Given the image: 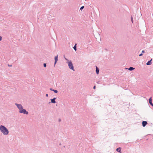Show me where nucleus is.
<instances>
[{"mask_svg":"<svg viewBox=\"0 0 153 153\" xmlns=\"http://www.w3.org/2000/svg\"><path fill=\"white\" fill-rule=\"evenodd\" d=\"M0 130L4 135H7L9 133L8 129L3 125L0 126Z\"/></svg>","mask_w":153,"mask_h":153,"instance_id":"1","label":"nucleus"},{"mask_svg":"<svg viewBox=\"0 0 153 153\" xmlns=\"http://www.w3.org/2000/svg\"><path fill=\"white\" fill-rule=\"evenodd\" d=\"M65 59L68 61V66L69 67V68L71 69L73 71H74V66L73 65L72 63V62L71 61H69L68 59H67L65 58Z\"/></svg>","mask_w":153,"mask_h":153,"instance_id":"2","label":"nucleus"},{"mask_svg":"<svg viewBox=\"0 0 153 153\" xmlns=\"http://www.w3.org/2000/svg\"><path fill=\"white\" fill-rule=\"evenodd\" d=\"M19 112L20 113H23L24 114H28V112L25 109H24L23 108Z\"/></svg>","mask_w":153,"mask_h":153,"instance_id":"3","label":"nucleus"},{"mask_svg":"<svg viewBox=\"0 0 153 153\" xmlns=\"http://www.w3.org/2000/svg\"><path fill=\"white\" fill-rule=\"evenodd\" d=\"M15 105L19 109V111L21 110L23 108L22 105L20 104L15 103Z\"/></svg>","mask_w":153,"mask_h":153,"instance_id":"4","label":"nucleus"},{"mask_svg":"<svg viewBox=\"0 0 153 153\" xmlns=\"http://www.w3.org/2000/svg\"><path fill=\"white\" fill-rule=\"evenodd\" d=\"M58 55H57L56 56L54 57V60H55V62L54 65V66L55 67V65L56 64L57 62L58 61Z\"/></svg>","mask_w":153,"mask_h":153,"instance_id":"5","label":"nucleus"},{"mask_svg":"<svg viewBox=\"0 0 153 153\" xmlns=\"http://www.w3.org/2000/svg\"><path fill=\"white\" fill-rule=\"evenodd\" d=\"M56 99V98L54 97L53 99H51V102L53 103H56V102L55 101V100Z\"/></svg>","mask_w":153,"mask_h":153,"instance_id":"6","label":"nucleus"},{"mask_svg":"<svg viewBox=\"0 0 153 153\" xmlns=\"http://www.w3.org/2000/svg\"><path fill=\"white\" fill-rule=\"evenodd\" d=\"M149 101L150 104L153 107V104L152 103V99L151 97L149 98Z\"/></svg>","mask_w":153,"mask_h":153,"instance_id":"7","label":"nucleus"},{"mask_svg":"<svg viewBox=\"0 0 153 153\" xmlns=\"http://www.w3.org/2000/svg\"><path fill=\"white\" fill-rule=\"evenodd\" d=\"M147 122L146 121H143L142 123V126L143 127H145L146 125L147 124Z\"/></svg>","mask_w":153,"mask_h":153,"instance_id":"8","label":"nucleus"},{"mask_svg":"<svg viewBox=\"0 0 153 153\" xmlns=\"http://www.w3.org/2000/svg\"><path fill=\"white\" fill-rule=\"evenodd\" d=\"M99 68L97 66H96V71L97 74H99Z\"/></svg>","mask_w":153,"mask_h":153,"instance_id":"9","label":"nucleus"},{"mask_svg":"<svg viewBox=\"0 0 153 153\" xmlns=\"http://www.w3.org/2000/svg\"><path fill=\"white\" fill-rule=\"evenodd\" d=\"M152 59L151 60L149 61L146 63V65H151L152 64Z\"/></svg>","mask_w":153,"mask_h":153,"instance_id":"10","label":"nucleus"},{"mask_svg":"<svg viewBox=\"0 0 153 153\" xmlns=\"http://www.w3.org/2000/svg\"><path fill=\"white\" fill-rule=\"evenodd\" d=\"M121 147H118L116 149V150L118 152L121 153Z\"/></svg>","mask_w":153,"mask_h":153,"instance_id":"11","label":"nucleus"},{"mask_svg":"<svg viewBox=\"0 0 153 153\" xmlns=\"http://www.w3.org/2000/svg\"><path fill=\"white\" fill-rule=\"evenodd\" d=\"M135 69L133 67H130L129 68H128V70L130 71H132L133 70Z\"/></svg>","mask_w":153,"mask_h":153,"instance_id":"12","label":"nucleus"},{"mask_svg":"<svg viewBox=\"0 0 153 153\" xmlns=\"http://www.w3.org/2000/svg\"><path fill=\"white\" fill-rule=\"evenodd\" d=\"M76 45L77 44H76L75 45H74V46L73 47L74 49V50L76 51L77 49H76Z\"/></svg>","mask_w":153,"mask_h":153,"instance_id":"13","label":"nucleus"},{"mask_svg":"<svg viewBox=\"0 0 153 153\" xmlns=\"http://www.w3.org/2000/svg\"><path fill=\"white\" fill-rule=\"evenodd\" d=\"M145 51L143 50L142 51L141 53L140 54H139V56H142L143 55V53L145 52Z\"/></svg>","mask_w":153,"mask_h":153,"instance_id":"14","label":"nucleus"},{"mask_svg":"<svg viewBox=\"0 0 153 153\" xmlns=\"http://www.w3.org/2000/svg\"><path fill=\"white\" fill-rule=\"evenodd\" d=\"M131 21L132 22V23H133V18L132 16H131Z\"/></svg>","mask_w":153,"mask_h":153,"instance_id":"15","label":"nucleus"},{"mask_svg":"<svg viewBox=\"0 0 153 153\" xmlns=\"http://www.w3.org/2000/svg\"><path fill=\"white\" fill-rule=\"evenodd\" d=\"M84 6H82V7H81L80 8V10H82L83 9V8H84Z\"/></svg>","mask_w":153,"mask_h":153,"instance_id":"16","label":"nucleus"},{"mask_svg":"<svg viewBox=\"0 0 153 153\" xmlns=\"http://www.w3.org/2000/svg\"><path fill=\"white\" fill-rule=\"evenodd\" d=\"M53 91H54L55 93H57L58 92V91L57 90L54 89Z\"/></svg>","mask_w":153,"mask_h":153,"instance_id":"17","label":"nucleus"},{"mask_svg":"<svg viewBox=\"0 0 153 153\" xmlns=\"http://www.w3.org/2000/svg\"><path fill=\"white\" fill-rule=\"evenodd\" d=\"M47 66V65H46V63H44L43 64V66L44 67H46Z\"/></svg>","mask_w":153,"mask_h":153,"instance_id":"18","label":"nucleus"},{"mask_svg":"<svg viewBox=\"0 0 153 153\" xmlns=\"http://www.w3.org/2000/svg\"><path fill=\"white\" fill-rule=\"evenodd\" d=\"M50 90L51 91H53L54 89H53L52 88H50Z\"/></svg>","mask_w":153,"mask_h":153,"instance_id":"19","label":"nucleus"},{"mask_svg":"<svg viewBox=\"0 0 153 153\" xmlns=\"http://www.w3.org/2000/svg\"><path fill=\"white\" fill-rule=\"evenodd\" d=\"M2 39V37L1 36H0V41Z\"/></svg>","mask_w":153,"mask_h":153,"instance_id":"20","label":"nucleus"},{"mask_svg":"<svg viewBox=\"0 0 153 153\" xmlns=\"http://www.w3.org/2000/svg\"><path fill=\"white\" fill-rule=\"evenodd\" d=\"M96 88V85H94V87H93V89H95V88Z\"/></svg>","mask_w":153,"mask_h":153,"instance_id":"21","label":"nucleus"},{"mask_svg":"<svg viewBox=\"0 0 153 153\" xmlns=\"http://www.w3.org/2000/svg\"><path fill=\"white\" fill-rule=\"evenodd\" d=\"M61 119H59L58 121L59 122H60L61 121Z\"/></svg>","mask_w":153,"mask_h":153,"instance_id":"22","label":"nucleus"},{"mask_svg":"<svg viewBox=\"0 0 153 153\" xmlns=\"http://www.w3.org/2000/svg\"><path fill=\"white\" fill-rule=\"evenodd\" d=\"M8 65L9 67H11L12 66V65H9V64H8Z\"/></svg>","mask_w":153,"mask_h":153,"instance_id":"23","label":"nucleus"},{"mask_svg":"<svg viewBox=\"0 0 153 153\" xmlns=\"http://www.w3.org/2000/svg\"><path fill=\"white\" fill-rule=\"evenodd\" d=\"M48 94H46V96L47 97H48Z\"/></svg>","mask_w":153,"mask_h":153,"instance_id":"24","label":"nucleus"},{"mask_svg":"<svg viewBox=\"0 0 153 153\" xmlns=\"http://www.w3.org/2000/svg\"><path fill=\"white\" fill-rule=\"evenodd\" d=\"M105 50L106 51H108V50L106 48H105Z\"/></svg>","mask_w":153,"mask_h":153,"instance_id":"25","label":"nucleus"},{"mask_svg":"<svg viewBox=\"0 0 153 153\" xmlns=\"http://www.w3.org/2000/svg\"><path fill=\"white\" fill-rule=\"evenodd\" d=\"M90 42V41H88V42Z\"/></svg>","mask_w":153,"mask_h":153,"instance_id":"26","label":"nucleus"}]
</instances>
